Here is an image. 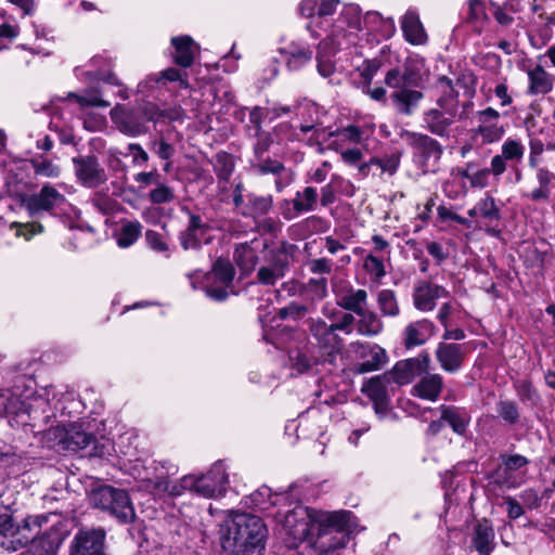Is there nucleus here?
Here are the masks:
<instances>
[{
  "label": "nucleus",
  "mask_w": 555,
  "mask_h": 555,
  "mask_svg": "<svg viewBox=\"0 0 555 555\" xmlns=\"http://www.w3.org/2000/svg\"><path fill=\"white\" fill-rule=\"evenodd\" d=\"M74 170L78 182L85 188L93 189L105 183L107 176L95 156L73 158Z\"/></svg>",
  "instance_id": "nucleus-19"
},
{
  "label": "nucleus",
  "mask_w": 555,
  "mask_h": 555,
  "mask_svg": "<svg viewBox=\"0 0 555 555\" xmlns=\"http://www.w3.org/2000/svg\"><path fill=\"white\" fill-rule=\"evenodd\" d=\"M91 502L94 506L109 512L122 522L132 521L134 508L129 494L122 489L101 486L92 491Z\"/></svg>",
  "instance_id": "nucleus-13"
},
{
  "label": "nucleus",
  "mask_w": 555,
  "mask_h": 555,
  "mask_svg": "<svg viewBox=\"0 0 555 555\" xmlns=\"http://www.w3.org/2000/svg\"><path fill=\"white\" fill-rule=\"evenodd\" d=\"M476 120L472 139L478 145L496 143L506 132V124L502 122L500 113L492 107L477 112Z\"/></svg>",
  "instance_id": "nucleus-15"
},
{
  "label": "nucleus",
  "mask_w": 555,
  "mask_h": 555,
  "mask_svg": "<svg viewBox=\"0 0 555 555\" xmlns=\"http://www.w3.org/2000/svg\"><path fill=\"white\" fill-rule=\"evenodd\" d=\"M389 384L390 380L386 374H383L370 378L362 386V392L373 401L375 413L380 417L385 416L389 410Z\"/></svg>",
  "instance_id": "nucleus-24"
},
{
  "label": "nucleus",
  "mask_w": 555,
  "mask_h": 555,
  "mask_svg": "<svg viewBox=\"0 0 555 555\" xmlns=\"http://www.w3.org/2000/svg\"><path fill=\"white\" fill-rule=\"evenodd\" d=\"M234 273V268L230 261L218 259L210 272L196 271L190 274V281L193 288H203L209 298L222 301L229 296Z\"/></svg>",
  "instance_id": "nucleus-12"
},
{
  "label": "nucleus",
  "mask_w": 555,
  "mask_h": 555,
  "mask_svg": "<svg viewBox=\"0 0 555 555\" xmlns=\"http://www.w3.org/2000/svg\"><path fill=\"white\" fill-rule=\"evenodd\" d=\"M286 68L291 72H298L306 67L313 57L311 46L301 40H293L280 48Z\"/></svg>",
  "instance_id": "nucleus-25"
},
{
  "label": "nucleus",
  "mask_w": 555,
  "mask_h": 555,
  "mask_svg": "<svg viewBox=\"0 0 555 555\" xmlns=\"http://www.w3.org/2000/svg\"><path fill=\"white\" fill-rule=\"evenodd\" d=\"M400 164V156L397 154L387 155L385 157H373L367 163H363L359 167V171L363 176H367L369 173L376 175L377 172L374 170H378V173H388L392 176Z\"/></svg>",
  "instance_id": "nucleus-39"
},
{
  "label": "nucleus",
  "mask_w": 555,
  "mask_h": 555,
  "mask_svg": "<svg viewBox=\"0 0 555 555\" xmlns=\"http://www.w3.org/2000/svg\"><path fill=\"white\" fill-rule=\"evenodd\" d=\"M362 23L372 30L380 31L384 36H390L395 31L393 20L384 18L378 12H367L364 16L361 15Z\"/></svg>",
  "instance_id": "nucleus-43"
},
{
  "label": "nucleus",
  "mask_w": 555,
  "mask_h": 555,
  "mask_svg": "<svg viewBox=\"0 0 555 555\" xmlns=\"http://www.w3.org/2000/svg\"><path fill=\"white\" fill-rule=\"evenodd\" d=\"M11 229L15 230L16 236H23L27 241L30 240L34 235L39 234L43 231V227L37 222H14L11 224Z\"/></svg>",
  "instance_id": "nucleus-60"
},
{
  "label": "nucleus",
  "mask_w": 555,
  "mask_h": 555,
  "mask_svg": "<svg viewBox=\"0 0 555 555\" xmlns=\"http://www.w3.org/2000/svg\"><path fill=\"white\" fill-rule=\"evenodd\" d=\"M337 305L353 313H360L365 308L367 293L362 288H353L351 285H340L334 288Z\"/></svg>",
  "instance_id": "nucleus-30"
},
{
  "label": "nucleus",
  "mask_w": 555,
  "mask_h": 555,
  "mask_svg": "<svg viewBox=\"0 0 555 555\" xmlns=\"http://www.w3.org/2000/svg\"><path fill=\"white\" fill-rule=\"evenodd\" d=\"M528 77L527 93L530 95H544L554 88L555 78L541 65L526 70Z\"/></svg>",
  "instance_id": "nucleus-34"
},
{
  "label": "nucleus",
  "mask_w": 555,
  "mask_h": 555,
  "mask_svg": "<svg viewBox=\"0 0 555 555\" xmlns=\"http://www.w3.org/2000/svg\"><path fill=\"white\" fill-rule=\"evenodd\" d=\"M434 323L427 319L413 321L404 327L403 345L408 349L422 346L434 335Z\"/></svg>",
  "instance_id": "nucleus-33"
},
{
  "label": "nucleus",
  "mask_w": 555,
  "mask_h": 555,
  "mask_svg": "<svg viewBox=\"0 0 555 555\" xmlns=\"http://www.w3.org/2000/svg\"><path fill=\"white\" fill-rule=\"evenodd\" d=\"M145 240L151 249L157 253L166 254L169 257V247L164 236L153 230L145 233Z\"/></svg>",
  "instance_id": "nucleus-61"
},
{
  "label": "nucleus",
  "mask_w": 555,
  "mask_h": 555,
  "mask_svg": "<svg viewBox=\"0 0 555 555\" xmlns=\"http://www.w3.org/2000/svg\"><path fill=\"white\" fill-rule=\"evenodd\" d=\"M170 47V55L173 62L184 68L190 67L199 53V46L188 35L172 37Z\"/></svg>",
  "instance_id": "nucleus-28"
},
{
  "label": "nucleus",
  "mask_w": 555,
  "mask_h": 555,
  "mask_svg": "<svg viewBox=\"0 0 555 555\" xmlns=\"http://www.w3.org/2000/svg\"><path fill=\"white\" fill-rule=\"evenodd\" d=\"M189 88L188 74L175 67L147 75L137 86L142 96L135 108L116 104L109 112L112 122L122 134L137 138L147 133L150 121H173L183 117L179 105H165L179 90Z\"/></svg>",
  "instance_id": "nucleus-3"
},
{
  "label": "nucleus",
  "mask_w": 555,
  "mask_h": 555,
  "mask_svg": "<svg viewBox=\"0 0 555 555\" xmlns=\"http://www.w3.org/2000/svg\"><path fill=\"white\" fill-rule=\"evenodd\" d=\"M318 192L312 186H306L301 191H297L293 198V209L283 212L287 220H292L300 214L315 210L318 205Z\"/></svg>",
  "instance_id": "nucleus-35"
},
{
  "label": "nucleus",
  "mask_w": 555,
  "mask_h": 555,
  "mask_svg": "<svg viewBox=\"0 0 555 555\" xmlns=\"http://www.w3.org/2000/svg\"><path fill=\"white\" fill-rule=\"evenodd\" d=\"M430 367L428 353H421L416 358L402 360L396 363L391 371L385 373L388 379L398 385H406L416 376H422Z\"/></svg>",
  "instance_id": "nucleus-18"
},
{
  "label": "nucleus",
  "mask_w": 555,
  "mask_h": 555,
  "mask_svg": "<svg viewBox=\"0 0 555 555\" xmlns=\"http://www.w3.org/2000/svg\"><path fill=\"white\" fill-rule=\"evenodd\" d=\"M310 332L319 346L327 353L328 361L332 363L343 348V339L336 333L332 324L318 318L310 321Z\"/></svg>",
  "instance_id": "nucleus-21"
},
{
  "label": "nucleus",
  "mask_w": 555,
  "mask_h": 555,
  "mask_svg": "<svg viewBox=\"0 0 555 555\" xmlns=\"http://www.w3.org/2000/svg\"><path fill=\"white\" fill-rule=\"evenodd\" d=\"M525 146L516 139L508 138L501 146V155L509 162H520L524 157Z\"/></svg>",
  "instance_id": "nucleus-54"
},
{
  "label": "nucleus",
  "mask_w": 555,
  "mask_h": 555,
  "mask_svg": "<svg viewBox=\"0 0 555 555\" xmlns=\"http://www.w3.org/2000/svg\"><path fill=\"white\" fill-rule=\"evenodd\" d=\"M179 489L206 499L224 496L230 487V475L222 461L215 462L206 473L189 474L180 478Z\"/></svg>",
  "instance_id": "nucleus-11"
},
{
  "label": "nucleus",
  "mask_w": 555,
  "mask_h": 555,
  "mask_svg": "<svg viewBox=\"0 0 555 555\" xmlns=\"http://www.w3.org/2000/svg\"><path fill=\"white\" fill-rule=\"evenodd\" d=\"M499 416L507 424L513 425L519 421V410L516 402L511 400H501L496 403Z\"/></svg>",
  "instance_id": "nucleus-55"
},
{
  "label": "nucleus",
  "mask_w": 555,
  "mask_h": 555,
  "mask_svg": "<svg viewBox=\"0 0 555 555\" xmlns=\"http://www.w3.org/2000/svg\"><path fill=\"white\" fill-rule=\"evenodd\" d=\"M448 296L449 292L443 286L423 281L414 286L413 304L417 310L428 312L435 309L437 299Z\"/></svg>",
  "instance_id": "nucleus-26"
},
{
  "label": "nucleus",
  "mask_w": 555,
  "mask_h": 555,
  "mask_svg": "<svg viewBox=\"0 0 555 555\" xmlns=\"http://www.w3.org/2000/svg\"><path fill=\"white\" fill-rule=\"evenodd\" d=\"M443 379L440 374L424 373V376L413 386L412 395L435 402L442 390Z\"/></svg>",
  "instance_id": "nucleus-37"
},
{
  "label": "nucleus",
  "mask_w": 555,
  "mask_h": 555,
  "mask_svg": "<svg viewBox=\"0 0 555 555\" xmlns=\"http://www.w3.org/2000/svg\"><path fill=\"white\" fill-rule=\"evenodd\" d=\"M149 198L154 204L170 203L175 199V193L170 186L158 181L150 192Z\"/></svg>",
  "instance_id": "nucleus-58"
},
{
  "label": "nucleus",
  "mask_w": 555,
  "mask_h": 555,
  "mask_svg": "<svg viewBox=\"0 0 555 555\" xmlns=\"http://www.w3.org/2000/svg\"><path fill=\"white\" fill-rule=\"evenodd\" d=\"M20 395V384L17 383L10 389L0 390V415L7 414L14 417V414H18L16 398Z\"/></svg>",
  "instance_id": "nucleus-46"
},
{
  "label": "nucleus",
  "mask_w": 555,
  "mask_h": 555,
  "mask_svg": "<svg viewBox=\"0 0 555 555\" xmlns=\"http://www.w3.org/2000/svg\"><path fill=\"white\" fill-rule=\"evenodd\" d=\"M300 15L308 20L307 30L313 38L325 37L317 47V70L325 79L336 74L333 56L356 47L361 29V8L340 0H301Z\"/></svg>",
  "instance_id": "nucleus-2"
},
{
  "label": "nucleus",
  "mask_w": 555,
  "mask_h": 555,
  "mask_svg": "<svg viewBox=\"0 0 555 555\" xmlns=\"http://www.w3.org/2000/svg\"><path fill=\"white\" fill-rule=\"evenodd\" d=\"M356 314L359 317L357 322V330L359 334L364 336H375L382 332L383 323L376 313L363 309L360 313Z\"/></svg>",
  "instance_id": "nucleus-41"
},
{
  "label": "nucleus",
  "mask_w": 555,
  "mask_h": 555,
  "mask_svg": "<svg viewBox=\"0 0 555 555\" xmlns=\"http://www.w3.org/2000/svg\"><path fill=\"white\" fill-rule=\"evenodd\" d=\"M472 166H467V168L464 169L467 173V181L469 182V185L474 189H485L489 185L490 180V169L482 168L477 170H470Z\"/></svg>",
  "instance_id": "nucleus-56"
},
{
  "label": "nucleus",
  "mask_w": 555,
  "mask_h": 555,
  "mask_svg": "<svg viewBox=\"0 0 555 555\" xmlns=\"http://www.w3.org/2000/svg\"><path fill=\"white\" fill-rule=\"evenodd\" d=\"M24 377L18 380L20 396L16 401L18 414H14L13 421L17 426L39 427L48 424L52 418L63 417L72 413V409L81 405L80 401L72 398V395H64L56 390L54 386L41 387L35 392L31 391L30 379Z\"/></svg>",
  "instance_id": "nucleus-4"
},
{
  "label": "nucleus",
  "mask_w": 555,
  "mask_h": 555,
  "mask_svg": "<svg viewBox=\"0 0 555 555\" xmlns=\"http://www.w3.org/2000/svg\"><path fill=\"white\" fill-rule=\"evenodd\" d=\"M256 253L248 244H241L235 248L234 260L236 264L245 272L254 269L256 264Z\"/></svg>",
  "instance_id": "nucleus-50"
},
{
  "label": "nucleus",
  "mask_w": 555,
  "mask_h": 555,
  "mask_svg": "<svg viewBox=\"0 0 555 555\" xmlns=\"http://www.w3.org/2000/svg\"><path fill=\"white\" fill-rule=\"evenodd\" d=\"M494 531L491 524L483 519L475 527L473 543L481 555H489L493 550Z\"/></svg>",
  "instance_id": "nucleus-40"
},
{
  "label": "nucleus",
  "mask_w": 555,
  "mask_h": 555,
  "mask_svg": "<svg viewBox=\"0 0 555 555\" xmlns=\"http://www.w3.org/2000/svg\"><path fill=\"white\" fill-rule=\"evenodd\" d=\"M440 409L441 418L446 421L456 434H464L469 421L468 414L464 410L453 406L442 405Z\"/></svg>",
  "instance_id": "nucleus-42"
},
{
  "label": "nucleus",
  "mask_w": 555,
  "mask_h": 555,
  "mask_svg": "<svg viewBox=\"0 0 555 555\" xmlns=\"http://www.w3.org/2000/svg\"><path fill=\"white\" fill-rule=\"evenodd\" d=\"M350 349L361 358H366L358 366L359 373H367L379 370L387 362V353L378 345L352 343Z\"/></svg>",
  "instance_id": "nucleus-27"
},
{
  "label": "nucleus",
  "mask_w": 555,
  "mask_h": 555,
  "mask_svg": "<svg viewBox=\"0 0 555 555\" xmlns=\"http://www.w3.org/2000/svg\"><path fill=\"white\" fill-rule=\"evenodd\" d=\"M478 210L480 218L486 221V233L499 238L502 234V230L499 228L498 222L501 220L502 215L495 198L489 193H486L485 196L478 201Z\"/></svg>",
  "instance_id": "nucleus-32"
},
{
  "label": "nucleus",
  "mask_w": 555,
  "mask_h": 555,
  "mask_svg": "<svg viewBox=\"0 0 555 555\" xmlns=\"http://www.w3.org/2000/svg\"><path fill=\"white\" fill-rule=\"evenodd\" d=\"M401 29L404 39L409 43L413 46H421L427 42V34L418 14L415 11L409 10L405 12L401 18Z\"/></svg>",
  "instance_id": "nucleus-36"
},
{
  "label": "nucleus",
  "mask_w": 555,
  "mask_h": 555,
  "mask_svg": "<svg viewBox=\"0 0 555 555\" xmlns=\"http://www.w3.org/2000/svg\"><path fill=\"white\" fill-rule=\"evenodd\" d=\"M299 108L302 109V115L307 114L308 116V118L300 125L301 132L306 133L322 124V111L315 103L306 102L304 105H300Z\"/></svg>",
  "instance_id": "nucleus-51"
},
{
  "label": "nucleus",
  "mask_w": 555,
  "mask_h": 555,
  "mask_svg": "<svg viewBox=\"0 0 555 555\" xmlns=\"http://www.w3.org/2000/svg\"><path fill=\"white\" fill-rule=\"evenodd\" d=\"M272 207L271 196H249L248 204L243 210V215L253 218L264 216Z\"/></svg>",
  "instance_id": "nucleus-48"
},
{
  "label": "nucleus",
  "mask_w": 555,
  "mask_h": 555,
  "mask_svg": "<svg viewBox=\"0 0 555 555\" xmlns=\"http://www.w3.org/2000/svg\"><path fill=\"white\" fill-rule=\"evenodd\" d=\"M437 88L440 95L436 105L423 113V127L439 138H453L457 133L456 124L466 117L467 104L461 105L459 92L448 77H439Z\"/></svg>",
  "instance_id": "nucleus-8"
},
{
  "label": "nucleus",
  "mask_w": 555,
  "mask_h": 555,
  "mask_svg": "<svg viewBox=\"0 0 555 555\" xmlns=\"http://www.w3.org/2000/svg\"><path fill=\"white\" fill-rule=\"evenodd\" d=\"M285 269L286 266L281 260L261 266L257 273L258 281L264 285H273L285 275Z\"/></svg>",
  "instance_id": "nucleus-45"
},
{
  "label": "nucleus",
  "mask_w": 555,
  "mask_h": 555,
  "mask_svg": "<svg viewBox=\"0 0 555 555\" xmlns=\"http://www.w3.org/2000/svg\"><path fill=\"white\" fill-rule=\"evenodd\" d=\"M363 268L370 276L379 281L386 275V270L383 260L377 258L376 256L370 254L363 260Z\"/></svg>",
  "instance_id": "nucleus-57"
},
{
  "label": "nucleus",
  "mask_w": 555,
  "mask_h": 555,
  "mask_svg": "<svg viewBox=\"0 0 555 555\" xmlns=\"http://www.w3.org/2000/svg\"><path fill=\"white\" fill-rule=\"evenodd\" d=\"M254 167L257 169L258 172L263 175L272 173L275 176L285 173V167L280 162L272 159H262V157L260 159H255Z\"/></svg>",
  "instance_id": "nucleus-62"
},
{
  "label": "nucleus",
  "mask_w": 555,
  "mask_h": 555,
  "mask_svg": "<svg viewBox=\"0 0 555 555\" xmlns=\"http://www.w3.org/2000/svg\"><path fill=\"white\" fill-rule=\"evenodd\" d=\"M288 357L292 365L300 373L309 370L315 362L301 350H292L289 351Z\"/></svg>",
  "instance_id": "nucleus-63"
},
{
  "label": "nucleus",
  "mask_w": 555,
  "mask_h": 555,
  "mask_svg": "<svg viewBox=\"0 0 555 555\" xmlns=\"http://www.w3.org/2000/svg\"><path fill=\"white\" fill-rule=\"evenodd\" d=\"M406 142L424 158L423 167L426 171L434 170L442 155V146L431 137L420 132H406Z\"/></svg>",
  "instance_id": "nucleus-20"
},
{
  "label": "nucleus",
  "mask_w": 555,
  "mask_h": 555,
  "mask_svg": "<svg viewBox=\"0 0 555 555\" xmlns=\"http://www.w3.org/2000/svg\"><path fill=\"white\" fill-rule=\"evenodd\" d=\"M435 353L443 371L455 373L462 367L466 348L464 345L454 343H440Z\"/></svg>",
  "instance_id": "nucleus-29"
},
{
  "label": "nucleus",
  "mask_w": 555,
  "mask_h": 555,
  "mask_svg": "<svg viewBox=\"0 0 555 555\" xmlns=\"http://www.w3.org/2000/svg\"><path fill=\"white\" fill-rule=\"evenodd\" d=\"M18 35V27L12 18L8 20L0 13V38L14 39Z\"/></svg>",
  "instance_id": "nucleus-64"
},
{
  "label": "nucleus",
  "mask_w": 555,
  "mask_h": 555,
  "mask_svg": "<svg viewBox=\"0 0 555 555\" xmlns=\"http://www.w3.org/2000/svg\"><path fill=\"white\" fill-rule=\"evenodd\" d=\"M52 515L29 516L23 524L14 527L12 515L8 507L0 506V546L5 552L12 553L25 547L29 540L40 534L41 527L48 522Z\"/></svg>",
  "instance_id": "nucleus-10"
},
{
  "label": "nucleus",
  "mask_w": 555,
  "mask_h": 555,
  "mask_svg": "<svg viewBox=\"0 0 555 555\" xmlns=\"http://www.w3.org/2000/svg\"><path fill=\"white\" fill-rule=\"evenodd\" d=\"M244 505L273 517L276 532L291 545L307 541L321 554L343 547L344 537L337 534L354 533L359 527L351 512H326L302 505L296 487L273 493L261 486L244 499Z\"/></svg>",
  "instance_id": "nucleus-1"
},
{
  "label": "nucleus",
  "mask_w": 555,
  "mask_h": 555,
  "mask_svg": "<svg viewBox=\"0 0 555 555\" xmlns=\"http://www.w3.org/2000/svg\"><path fill=\"white\" fill-rule=\"evenodd\" d=\"M109 61L103 56H94L87 64L75 68V76L78 80L93 83L106 81L113 86H119V79L111 72Z\"/></svg>",
  "instance_id": "nucleus-22"
},
{
  "label": "nucleus",
  "mask_w": 555,
  "mask_h": 555,
  "mask_svg": "<svg viewBox=\"0 0 555 555\" xmlns=\"http://www.w3.org/2000/svg\"><path fill=\"white\" fill-rule=\"evenodd\" d=\"M109 155L115 158L130 156L131 163L135 167H143L149 162L147 153L138 143H129L125 150L111 149Z\"/></svg>",
  "instance_id": "nucleus-44"
},
{
  "label": "nucleus",
  "mask_w": 555,
  "mask_h": 555,
  "mask_svg": "<svg viewBox=\"0 0 555 555\" xmlns=\"http://www.w3.org/2000/svg\"><path fill=\"white\" fill-rule=\"evenodd\" d=\"M528 464L529 460L520 454L503 455L502 467L496 470V482L507 489L520 487L528 478Z\"/></svg>",
  "instance_id": "nucleus-17"
},
{
  "label": "nucleus",
  "mask_w": 555,
  "mask_h": 555,
  "mask_svg": "<svg viewBox=\"0 0 555 555\" xmlns=\"http://www.w3.org/2000/svg\"><path fill=\"white\" fill-rule=\"evenodd\" d=\"M429 70L420 55H411L404 63L403 70L393 68L387 72L385 83L391 89L389 95L395 109L405 116L412 115L424 98L417 90L428 79Z\"/></svg>",
  "instance_id": "nucleus-5"
},
{
  "label": "nucleus",
  "mask_w": 555,
  "mask_h": 555,
  "mask_svg": "<svg viewBox=\"0 0 555 555\" xmlns=\"http://www.w3.org/2000/svg\"><path fill=\"white\" fill-rule=\"evenodd\" d=\"M126 472L138 482V490L154 496L182 495L180 479L172 480L179 468L171 461H157L151 457L128 459L124 463Z\"/></svg>",
  "instance_id": "nucleus-7"
},
{
  "label": "nucleus",
  "mask_w": 555,
  "mask_h": 555,
  "mask_svg": "<svg viewBox=\"0 0 555 555\" xmlns=\"http://www.w3.org/2000/svg\"><path fill=\"white\" fill-rule=\"evenodd\" d=\"M267 528L262 519L248 513L231 512L220 528L224 551L235 555H257L263 550Z\"/></svg>",
  "instance_id": "nucleus-6"
},
{
  "label": "nucleus",
  "mask_w": 555,
  "mask_h": 555,
  "mask_svg": "<svg viewBox=\"0 0 555 555\" xmlns=\"http://www.w3.org/2000/svg\"><path fill=\"white\" fill-rule=\"evenodd\" d=\"M377 305L383 315L397 317L400 308L393 291L382 289L377 294Z\"/></svg>",
  "instance_id": "nucleus-47"
},
{
  "label": "nucleus",
  "mask_w": 555,
  "mask_h": 555,
  "mask_svg": "<svg viewBox=\"0 0 555 555\" xmlns=\"http://www.w3.org/2000/svg\"><path fill=\"white\" fill-rule=\"evenodd\" d=\"M52 425L49 429L42 430V440L49 448H59L68 451H78L94 443V454L104 456L109 451L107 440L98 441L96 434L101 423L94 418L83 417L77 422Z\"/></svg>",
  "instance_id": "nucleus-9"
},
{
  "label": "nucleus",
  "mask_w": 555,
  "mask_h": 555,
  "mask_svg": "<svg viewBox=\"0 0 555 555\" xmlns=\"http://www.w3.org/2000/svg\"><path fill=\"white\" fill-rule=\"evenodd\" d=\"M142 225L138 221H130L122 224L119 233L117 234V245L121 248L131 246L140 236Z\"/></svg>",
  "instance_id": "nucleus-49"
},
{
  "label": "nucleus",
  "mask_w": 555,
  "mask_h": 555,
  "mask_svg": "<svg viewBox=\"0 0 555 555\" xmlns=\"http://www.w3.org/2000/svg\"><path fill=\"white\" fill-rule=\"evenodd\" d=\"M23 204L29 216L39 217L46 212L54 214L56 210H65L67 202L55 186L46 184L38 193L26 196Z\"/></svg>",
  "instance_id": "nucleus-16"
},
{
  "label": "nucleus",
  "mask_w": 555,
  "mask_h": 555,
  "mask_svg": "<svg viewBox=\"0 0 555 555\" xmlns=\"http://www.w3.org/2000/svg\"><path fill=\"white\" fill-rule=\"evenodd\" d=\"M38 535L36 534L33 540H29L31 545L22 555H54L55 546L43 538L38 539Z\"/></svg>",
  "instance_id": "nucleus-59"
},
{
  "label": "nucleus",
  "mask_w": 555,
  "mask_h": 555,
  "mask_svg": "<svg viewBox=\"0 0 555 555\" xmlns=\"http://www.w3.org/2000/svg\"><path fill=\"white\" fill-rule=\"evenodd\" d=\"M103 530H81L70 544V555H106Z\"/></svg>",
  "instance_id": "nucleus-23"
},
{
  "label": "nucleus",
  "mask_w": 555,
  "mask_h": 555,
  "mask_svg": "<svg viewBox=\"0 0 555 555\" xmlns=\"http://www.w3.org/2000/svg\"><path fill=\"white\" fill-rule=\"evenodd\" d=\"M234 170V160L227 153H219L215 160V172L220 181L227 182Z\"/></svg>",
  "instance_id": "nucleus-53"
},
{
  "label": "nucleus",
  "mask_w": 555,
  "mask_h": 555,
  "mask_svg": "<svg viewBox=\"0 0 555 555\" xmlns=\"http://www.w3.org/2000/svg\"><path fill=\"white\" fill-rule=\"evenodd\" d=\"M31 166L37 176L46 178H57L61 175V167L53 160L44 157L31 159Z\"/></svg>",
  "instance_id": "nucleus-52"
},
{
  "label": "nucleus",
  "mask_w": 555,
  "mask_h": 555,
  "mask_svg": "<svg viewBox=\"0 0 555 555\" xmlns=\"http://www.w3.org/2000/svg\"><path fill=\"white\" fill-rule=\"evenodd\" d=\"M467 173L463 168H454L442 183V192L450 199H460L467 194Z\"/></svg>",
  "instance_id": "nucleus-38"
},
{
  "label": "nucleus",
  "mask_w": 555,
  "mask_h": 555,
  "mask_svg": "<svg viewBox=\"0 0 555 555\" xmlns=\"http://www.w3.org/2000/svg\"><path fill=\"white\" fill-rule=\"evenodd\" d=\"M208 230L201 217L191 215L186 229L179 236L182 248L196 249L201 244L208 243L210 240Z\"/></svg>",
  "instance_id": "nucleus-31"
},
{
  "label": "nucleus",
  "mask_w": 555,
  "mask_h": 555,
  "mask_svg": "<svg viewBox=\"0 0 555 555\" xmlns=\"http://www.w3.org/2000/svg\"><path fill=\"white\" fill-rule=\"evenodd\" d=\"M67 100L77 105L80 112V119H82L83 127L89 131L101 130L105 124V118L102 115L90 112L91 107H108L111 103L102 98L98 89H87L83 94L69 92Z\"/></svg>",
  "instance_id": "nucleus-14"
}]
</instances>
